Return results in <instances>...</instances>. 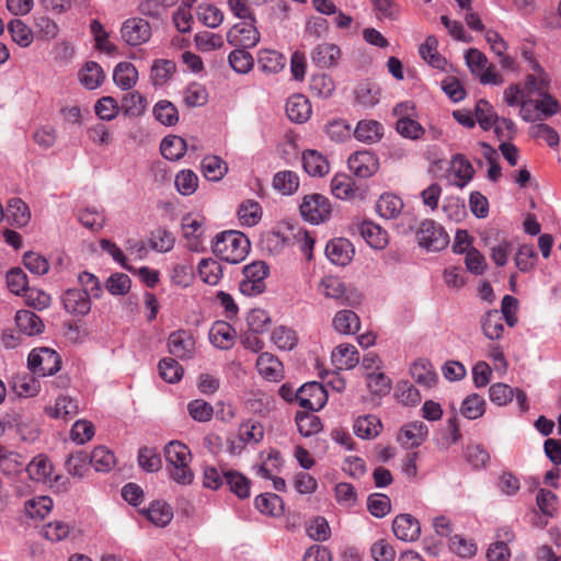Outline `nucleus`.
<instances>
[{"label": "nucleus", "mask_w": 561, "mask_h": 561, "mask_svg": "<svg viewBox=\"0 0 561 561\" xmlns=\"http://www.w3.org/2000/svg\"><path fill=\"white\" fill-rule=\"evenodd\" d=\"M5 216L11 226L22 228L30 222L31 210L25 202L13 197L8 202Z\"/></svg>", "instance_id": "393cba45"}, {"label": "nucleus", "mask_w": 561, "mask_h": 561, "mask_svg": "<svg viewBox=\"0 0 561 561\" xmlns=\"http://www.w3.org/2000/svg\"><path fill=\"white\" fill-rule=\"evenodd\" d=\"M354 136L362 142L375 144L382 138L383 126L374 119H363L357 123Z\"/></svg>", "instance_id": "c85d7f7f"}, {"label": "nucleus", "mask_w": 561, "mask_h": 561, "mask_svg": "<svg viewBox=\"0 0 561 561\" xmlns=\"http://www.w3.org/2000/svg\"><path fill=\"white\" fill-rule=\"evenodd\" d=\"M211 248L215 255L220 260L236 264L245 259L250 249V241L242 232L229 230L218 233Z\"/></svg>", "instance_id": "f257e3e1"}, {"label": "nucleus", "mask_w": 561, "mask_h": 561, "mask_svg": "<svg viewBox=\"0 0 561 561\" xmlns=\"http://www.w3.org/2000/svg\"><path fill=\"white\" fill-rule=\"evenodd\" d=\"M347 164L351 172L362 179L370 178L379 168L378 158L368 150L352 153L347 160Z\"/></svg>", "instance_id": "4468645a"}, {"label": "nucleus", "mask_w": 561, "mask_h": 561, "mask_svg": "<svg viewBox=\"0 0 561 561\" xmlns=\"http://www.w3.org/2000/svg\"><path fill=\"white\" fill-rule=\"evenodd\" d=\"M254 21H242L234 24L227 33L230 45L242 48L254 47L260 41V33Z\"/></svg>", "instance_id": "9d476101"}, {"label": "nucleus", "mask_w": 561, "mask_h": 561, "mask_svg": "<svg viewBox=\"0 0 561 561\" xmlns=\"http://www.w3.org/2000/svg\"><path fill=\"white\" fill-rule=\"evenodd\" d=\"M268 266L263 261H255L243 267V279L239 284L240 291L247 296H255L264 291Z\"/></svg>", "instance_id": "0eeeda50"}, {"label": "nucleus", "mask_w": 561, "mask_h": 561, "mask_svg": "<svg viewBox=\"0 0 561 561\" xmlns=\"http://www.w3.org/2000/svg\"><path fill=\"white\" fill-rule=\"evenodd\" d=\"M255 507L265 515L279 516L284 511V503L280 496L275 493H263L255 497Z\"/></svg>", "instance_id": "79ce46f5"}, {"label": "nucleus", "mask_w": 561, "mask_h": 561, "mask_svg": "<svg viewBox=\"0 0 561 561\" xmlns=\"http://www.w3.org/2000/svg\"><path fill=\"white\" fill-rule=\"evenodd\" d=\"M409 108H411L409 103H400L393 108V114L399 116L396 123V129L404 138L420 139L425 130L419 122L409 117Z\"/></svg>", "instance_id": "2eb2a0df"}, {"label": "nucleus", "mask_w": 561, "mask_h": 561, "mask_svg": "<svg viewBox=\"0 0 561 561\" xmlns=\"http://www.w3.org/2000/svg\"><path fill=\"white\" fill-rule=\"evenodd\" d=\"M437 47V38L434 35H430L420 46L419 53L428 65L436 69L445 70L447 60L438 53Z\"/></svg>", "instance_id": "72a5a7b5"}, {"label": "nucleus", "mask_w": 561, "mask_h": 561, "mask_svg": "<svg viewBox=\"0 0 561 561\" xmlns=\"http://www.w3.org/2000/svg\"><path fill=\"white\" fill-rule=\"evenodd\" d=\"M115 462L114 454L104 446L95 447L90 455V463L96 471L107 472Z\"/></svg>", "instance_id": "13d9d810"}, {"label": "nucleus", "mask_w": 561, "mask_h": 561, "mask_svg": "<svg viewBox=\"0 0 561 561\" xmlns=\"http://www.w3.org/2000/svg\"><path fill=\"white\" fill-rule=\"evenodd\" d=\"M404 203L402 198L393 193H383L376 203V211L385 219H397L402 216V222L398 225L400 233L407 234L414 230L416 220L409 214L403 213Z\"/></svg>", "instance_id": "7ed1b4c3"}, {"label": "nucleus", "mask_w": 561, "mask_h": 561, "mask_svg": "<svg viewBox=\"0 0 561 561\" xmlns=\"http://www.w3.org/2000/svg\"><path fill=\"white\" fill-rule=\"evenodd\" d=\"M175 62L170 59H157L151 67L150 78L153 85L165 84L175 72Z\"/></svg>", "instance_id": "de8ad7c7"}, {"label": "nucleus", "mask_w": 561, "mask_h": 561, "mask_svg": "<svg viewBox=\"0 0 561 561\" xmlns=\"http://www.w3.org/2000/svg\"><path fill=\"white\" fill-rule=\"evenodd\" d=\"M72 527L68 523L54 520L42 527L41 535L51 542H58L66 539Z\"/></svg>", "instance_id": "680f3d73"}, {"label": "nucleus", "mask_w": 561, "mask_h": 561, "mask_svg": "<svg viewBox=\"0 0 561 561\" xmlns=\"http://www.w3.org/2000/svg\"><path fill=\"white\" fill-rule=\"evenodd\" d=\"M394 536L402 541H414L421 535L419 520L410 514L398 515L392 523Z\"/></svg>", "instance_id": "a211bd4d"}, {"label": "nucleus", "mask_w": 561, "mask_h": 561, "mask_svg": "<svg viewBox=\"0 0 561 561\" xmlns=\"http://www.w3.org/2000/svg\"><path fill=\"white\" fill-rule=\"evenodd\" d=\"M61 302L65 310L72 316L83 317L91 310V299L79 288L66 290L61 296Z\"/></svg>", "instance_id": "dca6fc26"}, {"label": "nucleus", "mask_w": 561, "mask_h": 561, "mask_svg": "<svg viewBox=\"0 0 561 561\" xmlns=\"http://www.w3.org/2000/svg\"><path fill=\"white\" fill-rule=\"evenodd\" d=\"M332 194L340 199H353L358 188L352 178L346 174H336L331 181Z\"/></svg>", "instance_id": "a19ab883"}, {"label": "nucleus", "mask_w": 561, "mask_h": 561, "mask_svg": "<svg viewBox=\"0 0 561 561\" xmlns=\"http://www.w3.org/2000/svg\"><path fill=\"white\" fill-rule=\"evenodd\" d=\"M275 345L285 351H291L298 343L297 333L287 327H278L272 333Z\"/></svg>", "instance_id": "69168bd1"}, {"label": "nucleus", "mask_w": 561, "mask_h": 561, "mask_svg": "<svg viewBox=\"0 0 561 561\" xmlns=\"http://www.w3.org/2000/svg\"><path fill=\"white\" fill-rule=\"evenodd\" d=\"M264 437L263 425L253 420L242 422L238 430V437L229 442L230 451L240 454L245 445H256L262 442Z\"/></svg>", "instance_id": "1a4fd4ad"}, {"label": "nucleus", "mask_w": 561, "mask_h": 561, "mask_svg": "<svg viewBox=\"0 0 561 561\" xmlns=\"http://www.w3.org/2000/svg\"><path fill=\"white\" fill-rule=\"evenodd\" d=\"M224 478V484H226L239 499L243 500L250 496L251 481L241 472L236 470H225Z\"/></svg>", "instance_id": "c9c22d12"}, {"label": "nucleus", "mask_w": 561, "mask_h": 561, "mask_svg": "<svg viewBox=\"0 0 561 561\" xmlns=\"http://www.w3.org/2000/svg\"><path fill=\"white\" fill-rule=\"evenodd\" d=\"M334 329L343 334H354L358 331L360 322L358 316L352 310H341L333 318Z\"/></svg>", "instance_id": "49530a36"}, {"label": "nucleus", "mask_w": 561, "mask_h": 561, "mask_svg": "<svg viewBox=\"0 0 561 561\" xmlns=\"http://www.w3.org/2000/svg\"><path fill=\"white\" fill-rule=\"evenodd\" d=\"M105 79L102 67L95 61H88L79 72V80L89 90L99 88Z\"/></svg>", "instance_id": "4c0bfd02"}, {"label": "nucleus", "mask_w": 561, "mask_h": 561, "mask_svg": "<svg viewBox=\"0 0 561 561\" xmlns=\"http://www.w3.org/2000/svg\"><path fill=\"white\" fill-rule=\"evenodd\" d=\"M45 411L54 419L69 420L78 414L79 405L72 398L60 396L56 399L55 404L47 407Z\"/></svg>", "instance_id": "473e14b6"}, {"label": "nucleus", "mask_w": 561, "mask_h": 561, "mask_svg": "<svg viewBox=\"0 0 561 561\" xmlns=\"http://www.w3.org/2000/svg\"><path fill=\"white\" fill-rule=\"evenodd\" d=\"M164 458L172 480L179 484H191L194 473L190 468L192 458L188 447L179 442L172 440L164 447Z\"/></svg>", "instance_id": "f03ea898"}, {"label": "nucleus", "mask_w": 561, "mask_h": 561, "mask_svg": "<svg viewBox=\"0 0 561 561\" xmlns=\"http://www.w3.org/2000/svg\"><path fill=\"white\" fill-rule=\"evenodd\" d=\"M304 170L311 176H324L329 173L330 164L327 158L317 150H306L302 153Z\"/></svg>", "instance_id": "cd10ccee"}, {"label": "nucleus", "mask_w": 561, "mask_h": 561, "mask_svg": "<svg viewBox=\"0 0 561 561\" xmlns=\"http://www.w3.org/2000/svg\"><path fill=\"white\" fill-rule=\"evenodd\" d=\"M209 340L215 347L229 350L234 345L236 331L229 323L218 321L209 331Z\"/></svg>", "instance_id": "4be33fe9"}, {"label": "nucleus", "mask_w": 561, "mask_h": 561, "mask_svg": "<svg viewBox=\"0 0 561 561\" xmlns=\"http://www.w3.org/2000/svg\"><path fill=\"white\" fill-rule=\"evenodd\" d=\"M160 377L169 382H179L184 374L183 367L179 364L175 358H162L158 365Z\"/></svg>", "instance_id": "bf43d9fd"}, {"label": "nucleus", "mask_w": 561, "mask_h": 561, "mask_svg": "<svg viewBox=\"0 0 561 561\" xmlns=\"http://www.w3.org/2000/svg\"><path fill=\"white\" fill-rule=\"evenodd\" d=\"M311 61L321 69L332 68L339 64L341 49L335 44L322 43L311 51Z\"/></svg>", "instance_id": "aec40b11"}, {"label": "nucleus", "mask_w": 561, "mask_h": 561, "mask_svg": "<svg viewBox=\"0 0 561 561\" xmlns=\"http://www.w3.org/2000/svg\"><path fill=\"white\" fill-rule=\"evenodd\" d=\"M156 121L163 126H174L178 124L180 115L178 107L169 100L157 102L152 110Z\"/></svg>", "instance_id": "ea45409f"}, {"label": "nucleus", "mask_w": 561, "mask_h": 561, "mask_svg": "<svg viewBox=\"0 0 561 561\" xmlns=\"http://www.w3.org/2000/svg\"><path fill=\"white\" fill-rule=\"evenodd\" d=\"M379 89L370 82H363L355 89V99L357 103L366 107H371L379 102Z\"/></svg>", "instance_id": "e2e57ef3"}, {"label": "nucleus", "mask_w": 561, "mask_h": 561, "mask_svg": "<svg viewBox=\"0 0 561 561\" xmlns=\"http://www.w3.org/2000/svg\"><path fill=\"white\" fill-rule=\"evenodd\" d=\"M198 275L208 285H217L221 278V265L213 259H202L198 264Z\"/></svg>", "instance_id": "4d7b16f0"}, {"label": "nucleus", "mask_w": 561, "mask_h": 561, "mask_svg": "<svg viewBox=\"0 0 561 561\" xmlns=\"http://www.w3.org/2000/svg\"><path fill=\"white\" fill-rule=\"evenodd\" d=\"M411 375L416 383L431 388L437 381V374L427 359H417L411 366Z\"/></svg>", "instance_id": "f704fd0d"}, {"label": "nucleus", "mask_w": 561, "mask_h": 561, "mask_svg": "<svg viewBox=\"0 0 561 561\" xmlns=\"http://www.w3.org/2000/svg\"><path fill=\"white\" fill-rule=\"evenodd\" d=\"M160 151L165 159L176 161L184 156L186 142L180 136H168L161 141Z\"/></svg>", "instance_id": "c03bdc74"}, {"label": "nucleus", "mask_w": 561, "mask_h": 561, "mask_svg": "<svg viewBox=\"0 0 561 561\" xmlns=\"http://www.w3.org/2000/svg\"><path fill=\"white\" fill-rule=\"evenodd\" d=\"M286 113L291 122L304 123L312 113L311 104L302 94H295L286 102Z\"/></svg>", "instance_id": "b1692460"}, {"label": "nucleus", "mask_w": 561, "mask_h": 561, "mask_svg": "<svg viewBox=\"0 0 561 561\" xmlns=\"http://www.w3.org/2000/svg\"><path fill=\"white\" fill-rule=\"evenodd\" d=\"M335 90V83L333 79L325 73L314 75L310 80V91L312 95L328 99Z\"/></svg>", "instance_id": "052dcab7"}, {"label": "nucleus", "mask_w": 561, "mask_h": 561, "mask_svg": "<svg viewBox=\"0 0 561 561\" xmlns=\"http://www.w3.org/2000/svg\"><path fill=\"white\" fill-rule=\"evenodd\" d=\"M485 400L478 393L466 397L461 403L460 412L469 420H477L485 412Z\"/></svg>", "instance_id": "3c124183"}, {"label": "nucleus", "mask_w": 561, "mask_h": 561, "mask_svg": "<svg viewBox=\"0 0 561 561\" xmlns=\"http://www.w3.org/2000/svg\"><path fill=\"white\" fill-rule=\"evenodd\" d=\"M534 72L526 77L525 89L528 94H543L548 91L550 78L539 64H534Z\"/></svg>", "instance_id": "58836bf2"}, {"label": "nucleus", "mask_w": 561, "mask_h": 561, "mask_svg": "<svg viewBox=\"0 0 561 561\" xmlns=\"http://www.w3.org/2000/svg\"><path fill=\"white\" fill-rule=\"evenodd\" d=\"M381 424L374 415L359 416L354 422V433L356 436L367 439L378 435Z\"/></svg>", "instance_id": "864d4df0"}, {"label": "nucleus", "mask_w": 561, "mask_h": 561, "mask_svg": "<svg viewBox=\"0 0 561 561\" xmlns=\"http://www.w3.org/2000/svg\"><path fill=\"white\" fill-rule=\"evenodd\" d=\"M146 99L137 91L125 94L122 99V108L126 115L139 116L146 110Z\"/></svg>", "instance_id": "0e129e2a"}, {"label": "nucleus", "mask_w": 561, "mask_h": 561, "mask_svg": "<svg viewBox=\"0 0 561 561\" xmlns=\"http://www.w3.org/2000/svg\"><path fill=\"white\" fill-rule=\"evenodd\" d=\"M208 93L199 83H191L184 90L183 101L188 107L203 106L207 103Z\"/></svg>", "instance_id": "338daca9"}, {"label": "nucleus", "mask_w": 561, "mask_h": 561, "mask_svg": "<svg viewBox=\"0 0 561 561\" xmlns=\"http://www.w3.org/2000/svg\"><path fill=\"white\" fill-rule=\"evenodd\" d=\"M451 171L455 175L454 185L463 188L473 178L474 169L463 154L457 153L451 159Z\"/></svg>", "instance_id": "c756f323"}, {"label": "nucleus", "mask_w": 561, "mask_h": 561, "mask_svg": "<svg viewBox=\"0 0 561 561\" xmlns=\"http://www.w3.org/2000/svg\"><path fill=\"white\" fill-rule=\"evenodd\" d=\"M319 291L327 298L340 300L343 305L356 302L357 294L350 291L343 280L336 276H325L321 279Z\"/></svg>", "instance_id": "f8f14e48"}, {"label": "nucleus", "mask_w": 561, "mask_h": 561, "mask_svg": "<svg viewBox=\"0 0 561 561\" xmlns=\"http://www.w3.org/2000/svg\"><path fill=\"white\" fill-rule=\"evenodd\" d=\"M138 79V71L131 62H119L114 68L113 80L122 90L131 89Z\"/></svg>", "instance_id": "e433bc0d"}, {"label": "nucleus", "mask_w": 561, "mask_h": 561, "mask_svg": "<svg viewBox=\"0 0 561 561\" xmlns=\"http://www.w3.org/2000/svg\"><path fill=\"white\" fill-rule=\"evenodd\" d=\"M285 65V56L276 50L262 49L259 53V66L264 72L277 73Z\"/></svg>", "instance_id": "37998d69"}, {"label": "nucleus", "mask_w": 561, "mask_h": 561, "mask_svg": "<svg viewBox=\"0 0 561 561\" xmlns=\"http://www.w3.org/2000/svg\"><path fill=\"white\" fill-rule=\"evenodd\" d=\"M331 359L336 369L346 370L354 368L358 364L359 356L354 345L340 344L333 350Z\"/></svg>", "instance_id": "5701e85b"}, {"label": "nucleus", "mask_w": 561, "mask_h": 561, "mask_svg": "<svg viewBox=\"0 0 561 561\" xmlns=\"http://www.w3.org/2000/svg\"><path fill=\"white\" fill-rule=\"evenodd\" d=\"M299 210L306 221L319 225L330 219L332 205L327 196L319 193H312L302 198Z\"/></svg>", "instance_id": "20e7f679"}, {"label": "nucleus", "mask_w": 561, "mask_h": 561, "mask_svg": "<svg viewBox=\"0 0 561 561\" xmlns=\"http://www.w3.org/2000/svg\"><path fill=\"white\" fill-rule=\"evenodd\" d=\"M19 331L26 335H36L43 332L44 323L42 319L30 310H19L14 317Z\"/></svg>", "instance_id": "7c9ffc66"}, {"label": "nucleus", "mask_w": 561, "mask_h": 561, "mask_svg": "<svg viewBox=\"0 0 561 561\" xmlns=\"http://www.w3.org/2000/svg\"><path fill=\"white\" fill-rule=\"evenodd\" d=\"M273 187L283 195H291L299 187V176L294 171H279L273 178Z\"/></svg>", "instance_id": "a18cd8bd"}, {"label": "nucleus", "mask_w": 561, "mask_h": 561, "mask_svg": "<svg viewBox=\"0 0 561 561\" xmlns=\"http://www.w3.org/2000/svg\"><path fill=\"white\" fill-rule=\"evenodd\" d=\"M204 176L209 181H219L228 171L227 163L218 156H207L202 161Z\"/></svg>", "instance_id": "09e8293b"}, {"label": "nucleus", "mask_w": 561, "mask_h": 561, "mask_svg": "<svg viewBox=\"0 0 561 561\" xmlns=\"http://www.w3.org/2000/svg\"><path fill=\"white\" fill-rule=\"evenodd\" d=\"M30 370L37 376H51L60 369L59 354L48 347L34 348L27 358Z\"/></svg>", "instance_id": "423d86ee"}, {"label": "nucleus", "mask_w": 561, "mask_h": 561, "mask_svg": "<svg viewBox=\"0 0 561 561\" xmlns=\"http://www.w3.org/2000/svg\"><path fill=\"white\" fill-rule=\"evenodd\" d=\"M416 240L420 247L428 251H442L449 243L448 233L432 219H425L416 230Z\"/></svg>", "instance_id": "39448f33"}, {"label": "nucleus", "mask_w": 561, "mask_h": 561, "mask_svg": "<svg viewBox=\"0 0 561 561\" xmlns=\"http://www.w3.org/2000/svg\"><path fill=\"white\" fill-rule=\"evenodd\" d=\"M27 472L31 479L47 483L50 481L53 465L47 457H35L27 466Z\"/></svg>", "instance_id": "8fccbe9b"}, {"label": "nucleus", "mask_w": 561, "mask_h": 561, "mask_svg": "<svg viewBox=\"0 0 561 561\" xmlns=\"http://www.w3.org/2000/svg\"><path fill=\"white\" fill-rule=\"evenodd\" d=\"M259 374L270 381H279L283 378V364L271 353H261L256 359Z\"/></svg>", "instance_id": "412c9836"}, {"label": "nucleus", "mask_w": 561, "mask_h": 561, "mask_svg": "<svg viewBox=\"0 0 561 561\" xmlns=\"http://www.w3.org/2000/svg\"><path fill=\"white\" fill-rule=\"evenodd\" d=\"M121 33L125 43L130 46H138L150 39L151 26L145 19H128L123 23Z\"/></svg>", "instance_id": "9b49d317"}, {"label": "nucleus", "mask_w": 561, "mask_h": 561, "mask_svg": "<svg viewBox=\"0 0 561 561\" xmlns=\"http://www.w3.org/2000/svg\"><path fill=\"white\" fill-rule=\"evenodd\" d=\"M325 254L333 264L345 266L353 257L354 247L345 238L333 239L327 244Z\"/></svg>", "instance_id": "6ab92c4d"}, {"label": "nucleus", "mask_w": 561, "mask_h": 561, "mask_svg": "<svg viewBox=\"0 0 561 561\" xmlns=\"http://www.w3.org/2000/svg\"><path fill=\"white\" fill-rule=\"evenodd\" d=\"M483 335L491 341L502 339L504 334L503 316L497 310L486 311L480 319Z\"/></svg>", "instance_id": "a878e982"}, {"label": "nucleus", "mask_w": 561, "mask_h": 561, "mask_svg": "<svg viewBox=\"0 0 561 561\" xmlns=\"http://www.w3.org/2000/svg\"><path fill=\"white\" fill-rule=\"evenodd\" d=\"M142 514L159 527L167 526L173 518L172 507L163 501H153L148 508L142 511Z\"/></svg>", "instance_id": "2f4dec72"}, {"label": "nucleus", "mask_w": 561, "mask_h": 561, "mask_svg": "<svg viewBox=\"0 0 561 561\" xmlns=\"http://www.w3.org/2000/svg\"><path fill=\"white\" fill-rule=\"evenodd\" d=\"M295 400L308 411H319L325 405L328 393L321 383L307 382L295 392Z\"/></svg>", "instance_id": "6e6552de"}, {"label": "nucleus", "mask_w": 561, "mask_h": 561, "mask_svg": "<svg viewBox=\"0 0 561 561\" xmlns=\"http://www.w3.org/2000/svg\"><path fill=\"white\" fill-rule=\"evenodd\" d=\"M168 350L175 358L185 360L194 356L195 340L187 330H178L168 337Z\"/></svg>", "instance_id": "ddd939ff"}, {"label": "nucleus", "mask_w": 561, "mask_h": 561, "mask_svg": "<svg viewBox=\"0 0 561 561\" xmlns=\"http://www.w3.org/2000/svg\"><path fill=\"white\" fill-rule=\"evenodd\" d=\"M53 505L49 496H37L26 501L25 511L32 518H44L51 511Z\"/></svg>", "instance_id": "774afa93"}, {"label": "nucleus", "mask_w": 561, "mask_h": 561, "mask_svg": "<svg viewBox=\"0 0 561 561\" xmlns=\"http://www.w3.org/2000/svg\"><path fill=\"white\" fill-rule=\"evenodd\" d=\"M358 231L364 240L374 249H383L388 244V233L379 225L365 220Z\"/></svg>", "instance_id": "bb28decb"}, {"label": "nucleus", "mask_w": 561, "mask_h": 561, "mask_svg": "<svg viewBox=\"0 0 561 561\" xmlns=\"http://www.w3.org/2000/svg\"><path fill=\"white\" fill-rule=\"evenodd\" d=\"M8 31L12 41L21 47H28L33 43L32 30L19 19H13L9 22Z\"/></svg>", "instance_id": "5fc2aeb1"}, {"label": "nucleus", "mask_w": 561, "mask_h": 561, "mask_svg": "<svg viewBox=\"0 0 561 561\" xmlns=\"http://www.w3.org/2000/svg\"><path fill=\"white\" fill-rule=\"evenodd\" d=\"M474 115L478 124L483 130H489L500 118L493 106L485 100H479L476 104Z\"/></svg>", "instance_id": "6e6d98bb"}, {"label": "nucleus", "mask_w": 561, "mask_h": 561, "mask_svg": "<svg viewBox=\"0 0 561 561\" xmlns=\"http://www.w3.org/2000/svg\"><path fill=\"white\" fill-rule=\"evenodd\" d=\"M428 435V427L422 421H413L403 425L398 434V440L408 448L419 447Z\"/></svg>", "instance_id": "f3484780"}, {"label": "nucleus", "mask_w": 561, "mask_h": 561, "mask_svg": "<svg viewBox=\"0 0 561 561\" xmlns=\"http://www.w3.org/2000/svg\"><path fill=\"white\" fill-rule=\"evenodd\" d=\"M312 411L298 412L296 414V424L302 436L309 437L319 433L322 428L320 417L311 413Z\"/></svg>", "instance_id": "603ef678"}]
</instances>
